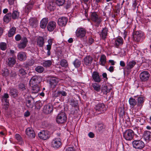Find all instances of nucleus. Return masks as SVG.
<instances>
[{"label":"nucleus","instance_id":"nucleus-64","mask_svg":"<svg viewBox=\"0 0 151 151\" xmlns=\"http://www.w3.org/2000/svg\"><path fill=\"white\" fill-rule=\"evenodd\" d=\"M108 70L111 72H113V71L114 70V67L113 66H110Z\"/></svg>","mask_w":151,"mask_h":151},{"label":"nucleus","instance_id":"nucleus-39","mask_svg":"<svg viewBox=\"0 0 151 151\" xmlns=\"http://www.w3.org/2000/svg\"><path fill=\"white\" fill-rule=\"evenodd\" d=\"M55 3L50 2L48 6V9L51 11L54 10L55 8Z\"/></svg>","mask_w":151,"mask_h":151},{"label":"nucleus","instance_id":"nucleus-14","mask_svg":"<svg viewBox=\"0 0 151 151\" xmlns=\"http://www.w3.org/2000/svg\"><path fill=\"white\" fill-rule=\"evenodd\" d=\"M53 108L52 106L50 104L45 106L43 108V112L47 114L50 113L52 111Z\"/></svg>","mask_w":151,"mask_h":151},{"label":"nucleus","instance_id":"nucleus-50","mask_svg":"<svg viewBox=\"0 0 151 151\" xmlns=\"http://www.w3.org/2000/svg\"><path fill=\"white\" fill-rule=\"evenodd\" d=\"M0 47L3 50H5L6 48V44L5 42H1L0 43Z\"/></svg>","mask_w":151,"mask_h":151},{"label":"nucleus","instance_id":"nucleus-5","mask_svg":"<svg viewBox=\"0 0 151 151\" xmlns=\"http://www.w3.org/2000/svg\"><path fill=\"white\" fill-rule=\"evenodd\" d=\"M143 35V33L141 31L134 32L133 34L134 40L137 42L142 41Z\"/></svg>","mask_w":151,"mask_h":151},{"label":"nucleus","instance_id":"nucleus-49","mask_svg":"<svg viewBox=\"0 0 151 151\" xmlns=\"http://www.w3.org/2000/svg\"><path fill=\"white\" fill-rule=\"evenodd\" d=\"M136 62L134 61H132L129 62L127 66H128L129 68H132L134 65L136 64Z\"/></svg>","mask_w":151,"mask_h":151},{"label":"nucleus","instance_id":"nucleus-62","mask_svg":"<svg viewBox=\"0 0 151 151\" xmlns=\"http://www.w3.org/2000/svg\"><path fill=\"white\" fill-rule=\"evenodd\" d=\"M94 42V40L92 38H90L88 40V43L90 45H91Z\"/></svg>","mask_w":151,"mask_h":151},{"label":"nucleus","instance_id":"nucleus-59","mask_svg":"<svg viewBox=\"0 0 151 151\" xmlns=\"http://www.w3.org/2000/svg\"><path fill=\"white\" fill-rule=\"evenodd\" d=\"M35 106L37 108L40 109L42 106V104L40 102H38L36 104Z\"/></svg>","mask_w":151,"mask_h":151},{"label":"nucleus","instance_id":"nucleus-25","mask_svg":"<svg viewBox=\"0 0 151 151\" xmlns=\"http://www.w3.org/2000/svg\"><path fill=\"white\" fill-rule=\"evenodd\" d=\"M12 17L11 13H8L4 16V21L6 23H8L11 21Z\"/></svg>","mask_w":151,"mask_h":151},{"label":"nucleus","instance_id":"nucleus-9","mask_svg":"<svg viewBox=\"0 0 151 151\" xmlns=\"http://www.w3.org/2000/svg\"><path fill=\"white\" fill-rule=\"evenodd\" d=\"M76 35L77 37L81 38L84 37L86 33V30L83 28L78 29L76 31Z\"/></svg>","mask_w":151,"mask_h":151},{"label":"nucleus","instance_id":"nucleus-13","mask_svg":"<svg viewBox=\"0 0 151 151\" xmlns=\"http://www.w3.org/2000/svg\"><path fill=\"white\" fill-rule=\"evenodd\" d=\"M39 83L38 77L37 76H33L30 79L29 84L30 86H33L35 85H38Z\"/></svg>","mask_w":151,"mask_h":151},{"label":"nucleus","instance_id":"nucleus-32","mask_svg":"<svg viewBox=\"0 0 151 151\" xmlns=\"http://www.w3.org/2000/svg\"><path fill=\"white\" fill-rule=\"evenodd\" d=\"M16 29L15 27H12L9 31L8 33V36L11 37L13 36L15 33Z\"/></svg>","mask_w":151,"mask_h":151},{"label":"nucleus","instance_id":"nucleus-22","mask_svg":"<svg viewBox=\"0 0 151 151\" xmlns=\"http://www.w3.org/2000/svg\"><path fill=\"white\" fill-rule=\"evenodd\" d=\"M122 38L121 37H119L115 39L114 45L116 47L122 45L123 44Z\"/></svg>","mask_w":151,"mask_h":151},{"label":"nucleus","instance_id":"nucleus-7","mask_svg":"<svg viewBox=\"0 0 151 151\" xmlns=\"http://www.w3.org/2000/svg\"><path fill=\"white\" fill-rule=\"evenodd\" d=\"M38 136L40 139L45 140L50 137V133L47 131L43 130L38 133Z\"/></svg>","mask_w":151,"mask_h":151},{"label":"nucleus","instance_id":"nucleus-52","mask_svg":"<svg viewBox=\"0 0 151 151\" xmlns=\"http://www.w3.org/2000/svg\"><path fill=\"white\" fill-rule=\"evenodd\" d=\"M60 95L63 96H66L67 95V93L64 91H58L57 92V96H58Z\"/></svg>","mask_w":151,"mask_h":151},{"label":"nucleus","instance_id":"nucleus-51","mask_svg":"<svg viewBox=\"0 0 151 151\" xmlns=\"http://www.w3.org/2000/svg\"><path fill=\"white\" fill-rule=\"evenodd\" d=\"M64 5L66 9L69 8L71 5V2L70 1H68L65 3Z\"/></svg>","mask_w":151,"mask_h":151},{"label":"nucleus","instance_id":"nucleus-27","mask_svg":"<svg viewBox=\"0 0 151 151\" xmlns=\"http://www.w3.org/2000/svg\"><path fill=\"white\" fill-rule=\"evenodd\" d=\"M29 23L33 27H36L38 24L37 21L35 18H32L29 19Z\"/></svg>","mask_w":151,"mask_h":151},{"label":"nucleus","instance_id":"nucleus-12","mask_svg":"<svg viewBox=\"0 0 151 151\" xmlns=\"http://www.w3.org/2000/svg\"><path fill=\"white\" fill-rule=\"evenodd\" d=\"M68 21L67 19L65 17H61L58 19V23L60 26H65L66 25Z\"/></svg>","mask_w":151,"mask_h":151},{"label":"nucleus","instance_id":"nucleus-34","mask_svg":"<svg viewBox=\"0 0 151 151\" xmlns=\"http://www.w3.org/2000/svg\"><path fill=\"white\" fill-rule=\"evenodd\" d=\"M129 102L130 105L132 107H134L137 104L136 100L132 98H130L129 99Z\"/></svg>","mask_w":151,"mask_h":151},{"label":"nucleus","instance_id":"nucleus-24","mask_svg":"<svg viewBox=\"0 0 151 151\" xmlns=\"http://www.w3.org/2000/svg\"><path fill=\"white\" fill-rule=\"evenodd\" d=\"M104 105L103 104H98L94 107L96 111H103L105 109L104 108Z\"/></svg>","mask_w":151,"mask_h":151},{"label":"nucleus","instance_id":"nucleus-20","mask_svg":"<svg viewBox=\"0 0 151 151\" xmlns=\"http://www.w3.org/2000/svg\"><path fill=\"white\" fill-rule=\"evenodd\" d=\"M52 41L53 40L52 39H49L47 41L48 44L46 45V49L47 50V55L48 56H50V50L51 48Z\"/></svg>","mask_w":151,"mask_h":151},{"label":"nucleus","instance_id":"nucleus-30","mask_svg":"<svg viewBox=\"0 0 151 151\" xmlns=\"http://www.w3.org/2000/svg\"><path fill=\"white\" fill-rule=\"evenodd\" d=\"M107 32L108 30L106 28H105L102 30L101 33L100 35V36L102 37L103 39H104L106 37Z\"/></svg>","mask_w":151,"mask_h":151},{"label":"nucleus","instance_id":"nucleus-37","mask_svg":"<svg viewBox=\"0 0 151 151\" xmlns=\"http://www.w3.org/2000/svg\"><path fill=\"white\" fill-rule=\"evenodd\" d=\"M52 62L50 60H47L45 61L43 63V65L46 67H49L52 65Z\"/></svg>","mask_w":151,"mask_h":151},{"label":"nucleus","instance_id":"nucleus-35","mask_svg":"<svg viewBox=\"0 0 151 151\" xmlns=\"http://www.w3.org/2000/svg\"><path fill=\"white\" fill-rule=\"evenodd\" d=\"M100 64L102 65H104L106 62V58L104 55L101 56L100 58Z\"/></svg>","mask_w":151,"mask_h":151},{"label":"nucleus","instance_id":"nucleus-6","mask_svg":"<svg viewBox=\"0 0 151 151\" xmlns=\"http://www.w3.org/2000/svg\"><path fill=\"white\" fill-rule=\"evenodd\" d=\"M133 146L137 149H141L145 146V144L142 141L140 140H135L132 142Z\"/></svg>","mask_w":151,"mask_h":151},{"label":"nucleus","instance_id":"nucleus-47","mask_svg":"<svg viewBox=\"0 0 151 151\" xmlns=\"http://www.w3.org/2000/svg\"><path fill=\"white\" fill-rule=\"evenodd\" d=\"M60 65L62 67H66L68 65L67 62L65 60H62L60 61Z\"/></svg>","mask_w":151,"mask_h":151},{"label":"nucleus","instance_id":"nucleus-1","mask_svg":"<svg viewBox=\"0 0 151 151\" xmlns=\"http://www.w3.org/2000/svg\"><path fill=\"white\" fill-rule=\"evenodd\" d=\"M91 19L95 23L96 26L98 27L102 21L101 18L99 17L96 12L91 13Z\"/></svg>","mask_w":151,"mask_h":151},{"label":"nucleus","instance_id":"nucleus-48","mask_svg":"<svg viewBox=\"0 0 151 151\" xmlns=\"http://www.w3.org/2000/svg\"><path fill=\"white\" fill-rule=\"evenodd\" d=\"M105 126L103 123H101L98 124V129L99 131H100L105 129Z\"/></svg>","mask_w":151,"mask_h":151},{"label":"nucleus","instance_id":"nucleus-60","mask_svg":"<svg viewBox=\"0 0 151 151\" xmlns=\"http://www.w3.org/2000/svg\"><path fill=\"white\" fill-rule=\"evenodd\" d=\"M65 151H75L73 147H70L67 148Z\"/></svg>","mask_w":151,"mask_h":151},{"label":"nucleus","instance_id":"nucleus-45","mask_svg":"<svg viewBox=\"0 0 151 151\" xmlns=\"http://www.w3.org/2000/svg\"><path fill=\"white\" fill-rule=\"evenodd\" d=\"M138 105L139 106L141 107L142 106V104L144 102V99L142 97H139L137 99Z\"/></svg>","mask_w":151,"mask_h":151},{"label":"nucleus","instance_id":"nucleus-4","mask_svg":"<svg viewBox=\"0 0 151 151\" xmlns=\"http://www.w3.org/2000/svg\"><path fill=\"white\" fill-rule=\"evenodd\" d=\"M150 74L147 71H143L140 73L139 75L140 81L142 82H146L149 79Z\"/></svg>","mask_w":151,"mask_h":151},{"label":"nucleus","instance_id":"nucleus-46","mask_svg":"<svg viewBox=\"0 0 151 151\" xmlns=\"http://www.w3.org/2000/svg\"><path fill=\"white\" fill-rule=\"evenodd\" d=\"M65 2V0H56V3L58 6H62Z\"/></svg>","mask_w":151,"mask_h":151},{"label":"nucleus","instance_id":"nucleus-17","mask_svg":"<svg viewBox=\"0 0 151 151\" xmlns=\"http://www.w3.org/2000/svg\"><path fill=\"white\" fill-rule=\"evenodd\" d=\"M92 77L93 80L96 82L99 83L101 81L99 73L96 71H94L93 72Z\"/></svg>","mask_w":151,"mask_h":151},{"label":"nucleus","instance_id":"nucleus-10","mask_svg":"<svg viewBox=\"0 0 151 151\" xmlns=\"http://www.w3.org/2000/svg\"><path fill=\"white\" fill-rule=\"evenodd\" d=\"M28 42L27 38L25 37H23L21 41L18 45V48L20 49H23L27 46Z\"/></svg>","mask_w":151,"mask_h":151},{"label":"nucleus","instance_id":"nucleus-54","mask_svg":"<svg viewBox=\"0 0 151 151\" xmlns=\"http://www.w3.org/2000/svg\"><path fill=\"white\" fill-rule=\"evenodd\" d=\"M1 102L3 104H5L7 105H9V100L7 99H2Z\"/></svg>","mask_w":151,"mask_h":151},{"label":"nucleus","instance_id":"nucleus-15","mask_svg":"<svg viewBox=\"0 0 151 151\" xmlns=\"http://www.w3.org/2000/svg\"><path fill=\"white\" fill-rule=\"evenodd\" d=\"M56 25V23L54 21L50 22L47 25V29L49 31H52L55 28Z\"/></svg>","mask_w":151,"mask_h":151},{"label":"nucleus","instance_id":"nucleus-26","mask_svg":"<svg viewBox=\"0 0 151 151\" xmlns=\"http://www.w3.org/2000/svg\"><path fill=\"white\" fill-rule=\"evenodd\" d=\"M143 137L146 141H149L151 138V132L149 131H145Z\"/></svg>","mask_w":151,"mask_h":151},{"label":"nucleus","instance_id":"nucleus-28","mask_svg":"<svg viewBox=\"0 0 151 151\" xmlns=\"http://www.w3.org/2000/svg\"><path fill=\"white\" fill-rule=\"evenodd\" d=\"M6 62L8 66L12 67L15 64L16 60L14 58H8Z\"/></svg>","mask_w":151,"mask_h":151},{"label":"nucleus","instance_id":"nucleus-38","mask_svg":"<svg viewBox=\"0 0 151 151\" xmlns=\"http://www.w3.org/2000/svg\"><path fill=\"white\" fill-rule=\"evenodd\" d=\"M10 93L14 97L17 96L18 95L17 91V90L12 89L10 90Z\"/></svg>","mask_w":151,"mask_h":151},{"label":"nucleus","instance_id":"nucleus-40","mask_svg":"<svg viewBox=\"0 0 151 151\" xmlns=\"http://www.w3.org/2000/svg\"><path fill=\"white\" fill-rule=\"evenodd\" d=\"M18 73L20 76L25 75L27 74L25 71L22 68H20L19 69Z\"/></svg>","mask_w":151,"mask_h":151},{"label":"nucleus","instance_id":"nucleus-16","mask_svg":"<svg viewBox=\"0 0 151 151\" xmlns=\"http://www.w3.org/2000/svg\"><path fill=\"white\" fill-rule=\"evenodd\" d=\"M26 134L30 138H33L35 137V134L34 131L30 128H27L26 131Z\"/></svg>","mask_w":151,"mask_h":151},{"label":"nucleus","instance_id":"nucleus-42","mask_svg":"<svg viewBox=\"0 0 151 151\" xmlns=\"http://www.w3.org/2000/svg\"><path fill=\"white\" fill-rule=\"evenodd\" d=\"M35 70L38 73H41L44 71V68L42 66H38L36 68Z\"/></svg>","mask_w":151,"mask_h":151},{"label":"nucleus","instance_id":"nucleus-57","mask_svg":"<svg viewBox=\"0 0 151 151\" xmlns=\"http://www.w3.org/2000/svg\"><path fill=\"white\" fill-rule=\"evenodd\" d=\"M131 68H129V67L127 66L125 67V71L127 72L128 74H129L131 72Z\"/></svg>","mask_w":151,"mask_h":151},{"label":"nucleus","instance_id":"nucleus-8","mask_svg":"<svg viewBox=\"0 0 151 151\" xmlns=\"http://www.w3.org/2000/svg\"><path fill=\"white\" fill-rule=\"evenodd\" d=\"M61 145V139L60 138H57L54 139L51 142V146L54 148L59 147Z\"/></svg>","mask_w":151,"mask_h":151},{"label":"nucleus","instance_id":"nucleus-23","mask_svg":"<svg viewBox=\"0 0 151 151\" xmlns=\"http://www.w3.org/2000/svg\"><path fill=\"white\" fill-rule=\"evenodd\" d=\"M44 39L42 37H38L37 40V45L40 47H42L43 46L44 41Z\"/></svg>","mask_w":151,"mask_h":151},{"label":"nucleus","instance_id":"nucleus-44","mask_svg":"<svg viewBox=\"0 0 151 151\" xmlns=\"http://www.w3.org/2000/svg\"><path fill=\"white\" fill-rule=\"evenodd\" d=\"M19 12L16 11H14L12 14V18L14 19H15L17 18L19 16Z\"/></svg>","mask_w":151,"mask_h":151},{"label":"nucleus","instance_id":"nucleus-2","mask_svg":"<svg viewBox=\"0 0 151 151\" xmlns=\"http://www.w3.org/2000/svg\"><path fill=\"white\" fill-rule=\"evenodd\" d=\"M67 117L65 113L62 112L58 114L56 117V121L58 124H63L65 122Z\"/></svg>","mask_w":151,"mask_h":151},{"label":"nucleus","instance_id":"nucleus-21","mask_svg":"<svg viewBox=\"0 0 151 151\" xmlns=\"http://www.w3.org/2000/svg\"><path fill=\"white\" fill-rule=\"evenodd\" d=\"M48 19L47 18H44L41 21L40 26L42 29L45 28L48 22Z\"/></svg>","mask_w":151,"mask_h":151},{"label":"nucleus","instance_id":"nucleus-63","mask_svg":"<svg viewBox=\"0 0 151 151\" xmlns=\"http://www.w3.org/2000/svg\"><path fill=\"white\" fill-rule=\"evenodd\" d=\"M88 135L89 137L91 138H93L94 137V134L92 132H90L88 134Z\"/></svg>","mask_w":151,"mask_h":151},{"label":"nucleus","instance_id":"nucleus-55","mask_svg":"<svg viewBox=\"0 0 151 151\" xmlns=\"http://www.w3.org/2000/svg\"><path fill=\"white\" fill-rule=\"evenodd\" d=\"M34 63V61L32 59H31L27 62L26 65L27 66H32L33 65Z\"/></svg>","mask_w":151,"mask_h":151},{"label":"nucleus","instance_id":"nucleus-33","mask_svg":"<svg viewBox=\"0 0 151 151\" xmlns=\"http://www.w3.org/2000/svg\"><path fill=\"white\" fill-rule=\"evenodd\" d=\"M31 87H32V93H37L40 90L39 86H38V85Z\"/></svg>","mask_w":151,"mask_h":151},{"label":"nucleus","instance_id":"nucleus-3","mask_svg":"<svg viewBox=\"0 0 151 151\" xmlns=\"http://www.w3.org/2000/svg\"><path fill=\"white\" fill-rule=\"evenodd\" d=\"M134 135V132L133 131L130 129L126 130L123 133V137L126 140H131L132 139Z\"/></svg>","mask_w":151,"mask_h":151},{"label":"nucleus","instance_id":"nucleus-19","mask_svg":"<svg viewBox=\"0 0 151 151\" xmlns=\"http://www.w3.org/2000/svg\"><path fill=\"white\" fill-rule=\"evenodd\" d=\"M93 58L90 56L87 55L84 58V63L86 65L90 66L92 63Z\"/></svg>","mask_w":151,"mask_h":151},{"label":"nucleus","instance_id":"nucleus-29","mask_svg":"<svg viewBox=\"0 0 151 151\" xmlns=\"http://www.w3.org/2000/svg\"><path fill=\"white\" fill-rule=\"evenodd\" d=\"M15 137L20 145H22L24 144V142L20 135L18 134H16Z\"/></svg>","mask_w":151,"mask_h":151},{"label":"nucleus","instance_id":"nucleus-36","mask_svg":"<svg viewBox=\"0 0 151 151\" xmlns=\"http://www.w3.org/2000/svg\"><path fill=\"white\" fill-rule=\"evenodd\" d=\"M92 86L94 90L97 91H99L100 89V86L96 83L92 84Z\"/></svg>","mask_w":151,"mask_h":151},{"label":"nucleus","instance_id":"nucleus-56","mask_svg":"<svg viewBox=\"0 0 151 151\" xmlns=\"http://www.w3.org/2000/svg\"><path fill=\"white\" fill-rule=\"evenodd\" d=\"M27 106L29 108H31L32 107V105L31 104V101L29 100H27L26 102Z\"/></svg>","mask_w":151,"mask_h":151},{"label":"nucleus","instance_id":"nucleus-43","mask_svg":"<svg viewBox=\"0 0 151 151\" xmlns=\"http://www.w3.org/2000/svg\"><path fill=\"white\" fill-rule=\"evenodd\" d=\"M73 64L75 67H79L81 64V61L78 59H76L74 61Z\"/></svg>","mask_w":151,"mask_h":151},{"label":"nucleus","instance_id":"nucleus-11","mask_svg":"<svg viewBox=\"0 0 151 151\" xmlns=\"http://www.w3.org/2000/svg\"><path fill=\"white\" fill-rule=\"evenodd\" d=\"M59 79L56 77H51L49 80L50 84L52 88H55L57 85Z\"/></svg>","mask_w":151,"mask_h":151},{"label":"nucleus","instance_id":"nucleus-53","mask_svg":"<svg viewBox=\"0 0 151 151\" xmlns=\"http://www.w3.org/2000/svg\"><path fill=\"white\" fill-rule=\"evenodd\" d=\"M78 101H74V100H72L71 104L74 107H76L78 105Z\"/></svg>","mask_w":151,"mask_h":151},{"label":"nucleus","instance_id":"nucleus-61","mask_svg":"<svg viewBox=\"0 0 151 151\" xmlns=\"http://www.w3.org/2000/svg\"><path fill=\"white\" fill-rule=\"evenodd\" d=\"M9 98V96L8 93H5L2 97V99H7Z\"/></svg>","mask_w":151,"mask_h":151},{"label":"nucleus","instance_id":"nucleus-58","mask_svg":"<svg viewBox=\"0 0 151 151\" xmlns=\"http://www.w3.org/2000/svg\"><path fill=\"white\" fill-rule=\"evenodd\" d=\"M15 40L17 41H19L21 39V37L20 35H17L15 37Z\"/></svg>","mask_w":151,"mask_h":151},{"label":"nucleus","instance_id":"nucleus-31","mask_svg":"<svg viewBox=\"0 0 151 151\" xmlns=\"http://www.w3.org/2000/svg\"><path fill=\"white\" fill-rule=\"evenodd\" d=\"M111 89H108L107 88V86L106 85H102L101 88V91L104 94H106L108 92H109Z\"/></svg>","mask_w":151,"mask_h":151},{"label":"nucleus","instance_id":"nucleus-18","mask_svg":"<svg viewBox=\"0 0 151 151\" xmlns=\"http://www.w3.org/2000/svg\"><path fill=\"white\" fill-rule=\"evenodd\" d=\"M27 58L25 52H19L17 55V58L20 61L25 60Z\"/></svg>","mask_w":151,"mask_h":151},{"label":"nucleus","instance_id":"nucleus-41","mask_svg":"<svg viewBox=\"0 0 151 151\" xmlns=\"http://www.w3.org/2000/svg\"><path fill=\"white\" fill-rule=\"evenodd\" d=\"M118 112L119 113L120 116L122 117L124 114V108L123 107H120L118 109Z\"/></svg>","mask_w":151,"mask_h":151}]
</instances>
